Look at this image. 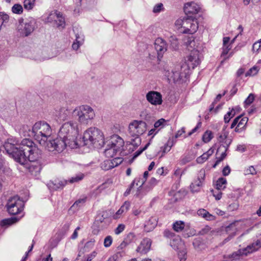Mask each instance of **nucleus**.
<instances>
[{
  "instance_id": "obj_1",
  "label": "nucleus",
  "mask_w": 261,
  "mask_h": 261,
  "mask_svg": "<svg viewBox=\"0 0 261 261\" xmlns=\"http://www.w3.org/2000/svg\"><path fill=\"white\" fill-rule=\"evenodd\" d=\"M6 152L16 162L24 165L30 172L37 176L42 169L38 160L41 158V151L30 139H23L20 143L16 139L10 138L5 143Z\"/></svg>"
},
{
  "instance_id": "obj_2",
  "label": "nucleus",
  "mask_w": 261,
  "mask_h": 261,
  "mask_svg": "<svg viewBox=\"0 0 261 261\" xmlns=\"http://www.w3.org/2000/svg\"><path fill=\"white\" fill-rule=\"evenodd\" d=\"M200 62L199 52L194 49L187 57L185 63L176 65L171 71L167 65H165L163 72L169 81L178 82L182 78L186 77L190 69H194L200 64Z\"/></svg>"
},
{
  "instance_id": "obj_3",
  "label": "nucleus",
  "mask_w": 261,
  "mask_h": 261,
  "mask_svg": "<svg viewBox=\"0 0 261 261\" xmlns=\"http://www.w3.org/2000/svg\"><path fill=\"white\" fill-rule=\"evenodd\" d=\"M21 132L24 136L33 137L40 144H45V141L50 137L51 129L46 122L38 121L31 128L28 125L23 126Z\"/></svg>"
},
{
  "instance_id": "obj_4",
  "label": "nucleus",
  "mask_w": 261,
  "mask_h": 261,
  "mask_svg": "<svg viewBox=\"0 0 261 261\" xmlns=\"http://www.w3.org/2000/svg\"><path fill=\"white\" fill-rule=\"evenodd\" d=\"M79 135V130L76 123L71 121L64 123L58 132V136L71 149L78 147L76 139Z\"/></svg>"
},
{
  "instance_id": "obj_5",
  "label": "nucleus",
  "mask_w": 261,
  "mask_h": 261,
  "mask_svg": "<svg viewBox=\"0 0 261 261\" xmlns=\"http://www.w3.org/2000/svg\"><path fill=\"white\" fill-rule=\"evenodd\" d=\"M83 140L85 145L100 148L105 144L102 132L95 127H90L84 133Z\"/></svg>"
},
{
  "instance_id": "obj_6",
  "label": "nucleus",
  "mask_w": 261,
  "mask_h": 261,
  "mask_svg": "<svg viewBox=\"0 0 261 261\" xmlns=\"http://www.w3.org/2000/svg\"><path fill=\"white\" fill-rule=\"evenodd\" d=\"M175 25L180 33L192 34L198 29V23L194 16L180 17L176 20Z\"/></svg>"
},
{
  "instance_id": "obj_7",
  "label": "nucleus",
  "mask_w": 261,
  "mask_h": 261,
  "mask_svg": "<svg viewBox=\"0 0 261 261\" xmlns=\"http://www.w3.org/2000/svg\"><path fill=\"white\" fill-rule=\"evenodd\" d=\"M72 116L81 124H87L95 117V113L90 106L83 105L74 110Z\"/></svg>"
},
{
  "instance_id": "obj_8",
  "label": "nucleus",
  "mask_w": 261,
  "mask_h": 261,
  "mask_svg": "<svg viewBox=\"0 0 261 261\" xmlns=\"http://www.w3.org/2000/svg\"><path fill=\"white\" fill-rule=\"evenodd\" d=\"M128 129L130 135L135 137L132 140V144L138 146L141 142V139L139 136L146 131V123L142 120H134L129 124Z\"/></svg>"
},
{
  "instance_id": "obj_9",
  "label": "nucleus",
  "mask_w": 261,
  "mask_h": 261,
  "mask_svg": "<svg viewBox=\"0 0 261 261\" xmlns=\"http://www.w3.org/2000/svg\"><path fill=\"white\" fill-rule=\"evenodd\" d=\"M45 144H41L49 151H57L58 152H62L66 147H68L65 143L64 140L58 137L54 140L48 139L45 141Z\"/></svg>"
},
{
  "instance_id": "obj_10",
  "label": "nucleus",
  "mask_w": 261,
  "mask_h": 261,
  "mask_svg": "<svg viewBox=\"0 0 261 261\" xmlns=\"http://www.w3.org/2000/svg\"><path fill=\"white\" fill-rule=\"evenodd\" d=\"M35 27V21L34 19L27 20L24 22L23 19H20L17 26V30L20 36L27 37L34 31Z\"/></svg>"
},
{
  "instance_id": "obj_11",
  "label": "nucleus",
  "mask_w": 261,
  "mask_h": 261,
  "mask_svg": "<svg viewBox=\"0 0 261 261\" xmlns=\"http://www.w3.org/2000/svg\"><path fill=\"white\" fill-rule=\"evenodd\" d=\"M260 247L261 241L259 240H257L246 248L239 249L237 251L233 252V255L238 257L241 261H243L244 255L246 256L249 253L256 251Z\"/></svg>"
},
{
  "instance_id": "obj_12",
  "label": "nucleus",
  "mask_w": 261,
  "mask_h": 261,
  "mask_svg": "<svg viewBox=\"0 0 261 261\" xmlns=\"http://www.w3.org/2000/svg\"><path fill=\"white\" fill-rule=\"evenodd\" d=\"M147 100L152 105L157 106L162 103V95L157 91H150L146 95Z\"/></svg>"
},
{
  "instance_id": "obj_13",
  "label": "nucleus",
  "mask_w": 261,
  "mask_h": 261,
  "mask_svg": "<svg viewBox=\"0 0 261 261\" xmlns=\"http://www.w3.org/2000/svg\"><path fill=\"white\" fill-rule=\"evenodd\" d=\"M200 10V6L194 2H188L184 6V12L187 16H194L196 17Z\"/></svg>"
},
{
  "instance_id": "obj_14",
  "label": "nucleus",
  "mask_w": 261,
  "mask_h": 261,
  "mask_svg": "<svg viewBox=\"0 0 261 261\" xmlns=\"http://www.w3.org/2000/svg\"><path fill=\"white\" fill-rule=\"evenodd\" d=\"M154 47L158 54V59L160 60L167 50V43L162 38H158L154 41Z\"/></svg>"
},
{
  "instance_id": "obj_15",
  "label": "nucleus",
  "mask_w": 261,
  "mask_h": 261,
  "mask_svg": "<svg viewBox=\"0 0 261 261\" xmlns=\"http://www.w3.org/2000/svg\"><path fill=\"white\" fill-rule=\"evenodd\" d=\"M151 244L152 241L150 239L144 238L137 248V252L141 254H147L150 250Z\"/></svg>"
},
{
  "instance_id": "obj_16",
  "label": "nucleus",
  "mask_w": 261,
  "mask_h": 261,
  "mask_svg": "<svg viewBox=\"0 0 261 261\" xmlns=\"http://www.w3.org/2000/svg\"><path fill=\"white\" fill-rule=\"evenodd\" d=\"M238 222V221H234L225 227V230L228 234V237L224 240L225 242L229 241L236 234L237 231V224Z\"/></svg>"
},
{
  "instance_id": "obj_17",
  "label": "nucleus",
  "mask_w": 261,
  "mask_h": 261,
  "mask_svg": "<svg viewBox=\"0 0 261 261\" xmlns=\"http://www.w3.org/2000/svg\"><path fill=\"white\" fill-rule=\"evenodd\" d=\"M70 113V111L67 109L62 108L59 111H56V119L60 122L65 121L68 119Z\"/></svg>"
},
{
  "instance_id": "obj_18",
  "label": "nucleus",
  "mask_w": 261,
  "mask_h": 261,
  "mask_svg": "<svg viewBox=\"0 0 261 261\" xmlns=\"http://www.w3.org/2000/svg\"><path fill=\"white\" fill-rule=\"evenodd\" d=\"M112 139V141L110 144L116 148L118 151L121 150L124 144L123 140L118 135L114 136Z\"/></svg>"
},
{
  "instance_id": "obj_19",
  "label": "nucleus",
  "mask_w": 261,
  "mask_h": 261,
  "mask_svg": "<svg viewBox=\"0 0 261 261\" xmlns=\"http://www.w3.org/2000/svg\"><path fill=\"white\" fill-rule=\"evenodd\" d=\"M67 181L65 180H60L59 179H55L53 181L48 183V185L49 188L54 190L62 189L67 184Z\"/></svg>"
},
{
  "instance_id": "obj_20",
  "label": "nucleus",
  "mask_w": 261,
  "mask_h": 261,
  "mask_svg": "<svg viewBox=\"0 0 261 261\" xmlns=\"http://www.w3.org/2000/svg\"><path fill=\"white\" fill-rule=\"evenodd\" d=\"M158 221L156 218L155 217H151L145 222L144 225V230L147 232L152 231L156 226Z\"/></svg>"
},
{
  "instance_id": "obj_21",
  "label": "nucleus",
  "mask_w": 261,
  "mask_h": 261,
  "mask_svg": "<svg viewBox=\"0 0 261 261\" xmlns=\"http://www.w3.org/2000/svg\"><path fill=\"white\" fill-rule=\"evenodd\" d=\"M54 15V17H56V22L57 25V27L59 28L63 29L64 28L65 25V18L63 16L62 13L60 12L56 11L54 14H51L50 16Z\"/></svg>"
},
{
  "instance_id": "obj_22",
  "label": "nucleus",
  "mask_w": 261,
  "mask_h": 261,
  "mask_svg": "<svg viewBox=\"0 0 261 261\" xmlns=\"http://www.w3.org/2000/svg\"><path fill=\"white\" fill-rule=\"evenodd\" d=\"M10 204L14 206H17L19 207H23L24 205V202L20 199L18 196H15L10 198L7 202V205H10Z\"/></svg>"
},
{
  "instance_id": "obj_23",
  "label": "nucleus",
  "mask_w": 261,
  "mask_h": 261,
  "mask_svg": "<svg viewBox=\"0 0 261 261\" xmlns=\"http://www.w3.org/2000/svg\"><path fill=\"white\" fill-rule=\"evenodd\" d=\"M130 206V202L128 201H125L123 204L114 215V218L115 219L119 218L121 214L126 213L128 211Z\"/></svg>"
},
{
  "instance_id": "obj_24",
  "label": "nucleus",
  "mask_w": 261,
  "mask_h": 261,
  "mask_svg": "<svg viewBox=\"0 0 261 261\" xmlns=\"http://www.w3.org/2000/svg\"><path fill=\"white\" fill-rule=\"evenodd\" d=\"M75 37V40L72 45L74 50H77L83 44L84 41V36L82 34H76Z\"/></svg>"
},
{
  "instance_id": "obj_25",
  "label": "nucleus",
  "mask_w": 261,
  "mask_h": 261,
  "mask_svg": "<svg viewBox=\"0 0 261 261\" xmlns=\"http://www.w3.org/2000/svg\"><path fill=\"white\" fill-rule=\"evenodd\" d=\"M144 183L145 181H143L141 185L138 188L137 192L135 194V196L140 199H141L149 191H148V187H146L145 186H143Z\"/></svg>"
},
{
  "instance_id": "obj_26",
  "label": "nucleus",
  "mask_w": 261,
  "mask_h": 261,
  "mask_svg": "<svg viewBox=\"0 0 261 261\" xmlns=\"http://www.w3.org/2000/svg\"><path fill=\"white\" fill-rule=\"evenodd\" d=\"M7 207L9 213L13 215L21 214L23 210V207H19L17 205H12V204H10V205H7Z\"/></svg>"
},
{
  "instance_id": "obj_27",
  "label": "nucleus",
  "mask_w": 261,
  "mask_h": 261,
  "mask_svg": "<svg viewBox=\"0 0 261 261\" xmlns=\"http://www.w3.org/2000/svg\"><path fill=\"white\" fill-rule=\"evenodd\" d=\"M118 151L116 148L114 147L111 144H108L107 145V148L105 149V154L108 157H113L114 156Z\"/></svg>"
},
{
  "instance_id": "obj_28",
  "label": "nucleus",
  "mask_w": 261,
  "mask_h": 261,
  "mask_svg": "<svg viewBox=\"0 0 261 261\" xmlns=\"http://www.w3.org/2000/svg\"><path fill=\"white\" fill-rule=\"evenodd\" d=\"M23 215H22L20 218H17L16 217H12L11 218L9 219H4L1 221L0 223V225L2 226H5L7 225H10L13 223H15V222H17L18 220H19L20 218L23 216Z\"/></svg>"
},
{
  "instance_id": "obj_29",
  "label": "nucleus",
  "mask_w": 261,
  "mask_h": 261,
  "mask_svg": "<svg viewBox=\"0 0 261 261\" xmlns=\"http://www.w3.org/2000/svg\"><path fill=\"white\" fill-rule=\"evenodd\" d=\"M86 200V198H81L77 200L70 207V209L71 210H73V211H77L81 207L84 205Z\"/></svg>"
},
{
  "instance_id": "obj_30",
  "label": "nucleus",
  "mask_w": 261,
  "mask_h": 261,
  "mask_svg": "<svg viewBox=\"0 0 261 261\" xmlns=\"http://www.w3.org/2000/svg\"><path fill=\"white\" fill-rule=\"evenodd\" d=\"M231 142V140H226L224 142V143L220 144L217 149V154L220 152H221V153H224V154H226V152L227 151Z\"/></svg>"
},
{
  "instance_id": "obj_31",
  "label": "nucleus",
  "mask_w": 261,
  "mask_h": 261,
  "mask_svg": "<svg viewBox=\"0 0 261 261\" xmlns=\"http://www.w3.org/2000/svg\"><path fill=\"white\" fill-rule=\"evenodd\" d=\"M227 181L226 178L220 177L217 180L216 187L217 190H223L226 187Z\"/></svg>"
},
{
  "instance_id": "obj_32",
  "label": "nucleus",
  "mask_w": 261,
  "mask_h": 261,
  "mask_svg": "<svg viewBox=\"0 0 261 261\" xmlns=\"http://www.w3.org/2000/svg\"><path fill=\"white\" fill-rule=\"evenodd\" d=\"M172 146H173L172 141H170L169 140L164 145V146L161 147V151L162 152L161 157L163 156L166 153L169 152Z\"/></svg>"
},
{
  "instance_id": "obj_33",
  "label": "nucleus",
  "mask_w": 261,
  "mask_h": 261,
  "mask_svg": "<svg viewBox=\"0 0 261 261\" xmlns=\"http://www.w3.org/2000/svg\"><path fill=\"white\" fill-rule=\"evenodd\" d=\"M185 223L183 221H176L173 224L172 228L176 232L181 231L185 227Z\"/></svg>"
},
{
  "instance_id": "obj_34",
  "label": "nucleus",
  "mask_w": 261,
  "mask_h": 261,
  "mask_svg": "<svg viewBox=\"0 0 261 261\" xmlns=\"http://www.w3.org/2000/svg\"><path fill=\"white\" fill-rule=\"evenodd\" d=\"M201 180L196 179L190 185L191 191L193 192H197L199 191L200 187L202 185Z\"/></svg>"
},
{
  "instance_id": "obj_35",
  "label": "nucleus",
  "mask_w": 261,
  "mask_h": 261,
  "mask_svg": "<svg viewBox=\"0 0 261 261\" xmlns=\"http://www.w3.org/2000/svg\"><path fill=\"white\" fill-rule=\"evenodd\" d=\"M167 122L165 119L161 118L154 123V127L160 130L167 125Z\"/></svg>"
},
{
  "instance_id": "obj_36",
  "label": "nucleus",
  "mask_w": 261,
  "mask_h": 261,
  "mask_svg": "<svg viewBox=\"0 0 261 261\" xmlns=\"http://www.w3.org/2000/svg\"><path fill=\"white\" fill-rule=\"evenodd\" d=\"M171 47L174 50H176L178 48V41L175 36H171L169 39Z\"/></svg>"
},
{
  "instance_id": "obj_37",
  "label": "nucleus",
  "mask_w": 261,
  "mask_h": 261,
  "mask_svg": "<svg viewBox=\"0 0 261 261\" xmlns=\"http://www.w3.org/2000/svg\"><path fill=\"white\" fill-rule=\"evenodd\" d=\"M95 241L94 239H91L89 241H87L84 247V250L85 252H89L91 250L95 245Z\"/></svg>"
},
{
  "instance_id": "obj_38",
  "label": "nucleus",
  "mask_w": 261,
  "mask_h": 261,
  "mask_svg": "<svg viewBox=\"0 0 261 261\" xmlns=\"http://www.w3.org/2000/svg\"><path fill=\"white\" fill-rule=\"evenodd\" d=\"M85 177V175L83 173H80L75 176L72 177L69 179L68 181L70 183L73 184L74 182H77L81 180H82Z\"/></svg>"
},
{
  "instance_id": "obj_39",
  "label": "nucleus",
  "mask_w": 261,
  "mask_h": 261,
  "mask_svg": "<svg viewBox=\"0 0 261 261\" xmlns=\"http://www.w3.org/2000/svg\"><path fill=\"white\" fill-rule=\"evenodd\" d=\"M35 0H24L23 7L27 10H32L35 5Z\"/></svg>"
},
{
  "instance_id": "obj_40",
  "label": "nucleus",
  "mask_w": 261,
  "mask_h": 261,
  "mask_svg": "<svg viewBox=\"0 0 261 261\" xmlns=\"http://www.w3.org/2000/svg\"><path fill=\"white\" fill-rule=\"evenodd\" d=\"M111 160H106L101 163V168L104 170H109L113 168Z\"/></svg>"
},
{
  "instance_id": "obj_41",
  "label": "nucleus",
  "mask_w": 261,
  "mask_h": 261,
  "mask_svg": "<svg viewBox=\"0 0 261 261\" xmlns=\"http://www.w3.org/2000/svg\"><path fill=\"white\" fill-rule=\"evenodd\" d=\"M213 138V134L211 131L206 130L202 136V140L204 143L210 142Z\"/></svg>"
},
{
  "instance_id": "obj_42",
  "label": "nucleus",
  "mask_w": 261,
  "mask_h": 261,
  "mask_svg": "<svg viewBox=\"0 0 261 261\" xmlns=\"http://www.w3.org/2000/svg\"><path fill=\"white\" fill-rule=\"evenodd\" d=\"M248 121L247 117H243L239 120V124L237 125V127L235 128V130L236 132L238 131V127H240L241 128H243L245 125L247 124Z\"/></svg>"
},
{
  "instance_id": "obj_43",
  "label": "nucleus",
  "mask_w": 261,
  "mask_h": 261,
  "mask_svg": "<svg viewBox=\"0 0 261 261\" xmlns=\"http://www.w3.org/2000/svg\"><path fill=\"white\" fill-rule=\"evenodd\" d=\"M12 11L14 13L21 14L23 11V8L21 5L15 4L12 8Z\"/></svg>"
},
{
  "instance_id": "obj_44",
  "label": "nucleus",
  "mask_w": 261,
  "mask_h": 261,
  "mask_svg": "<svg viewBox=\"0 0 261 261\" xmlns=\"http://www.w3.org/2000/svg\"><path fill=\"white\" fill-rule=\"evenodd\" d=\"M158 184V180L154 177H152L147 185L145 186L146 187H148V191L151 190L156 185Z\"/></svg>"
},
{
  "instance_id": "obj_45",
  "label": "nucleus",
  "mask_w": 261,
  "mask_h": 261,
  "mask_svg": "<svg viewBox=\"0 0 261 261\" xmlns=\"http://www.w3.org/2000/svg\"><path fill=\"white\" fill-rule=\"evenodd\" d=\"M164 6L162 3H158L156 4L153 9V12L154 13H158L164 10Z\"/></svg>"
},
{
  "instance_id": "obj_46",
  "label": "nucleus",
  "mask_w": 261,
  "mask_h": 261,
  "mask_svg": "<svg viewBox=\"0 0 261 261\" xmlns=\"http://www.w3.org/2000/svg\"><path fill=\"white\" fill-rule=\"evenodd\" d=\"M258 70H259L257 66H254L253 67L251 68L246 73V76H250V75H254L256 74H257V73L258 71Z\"/></svg>"
},
{
  "instance_id": "obj_47",
  "label": "nucleus",
  "mask_w": 261,
  "mask_h": 261,
  "mask_svg": "<svg viewBox=\"0 0 261 261\" xmlns=\"http://www.w3.org/2000/svg\"><path fill=\"white\" fill-rule=\"evenodd\" d=\"M113 168L118 166L123 162L122 158H115L113 160H111Z\"/></svg>"
},
{
  "instance_id": "obj_48",
  "label": "nucleus",
  "mask_w": 261,
  "mask_h": 261,
  "mask_svg": "<svg viewBox=\"0 0 261 261\" xmlns=\"http://www.w3.org/2000/svg\"><path fill=\"white\" fill-rule=\"evenodd\" d=\"M232 110L231 111H229L224 116V122L225 123H227L229 122L230 119L231 118H232L234 116V114H235V113L234 112L233 114L232 113Z\"/></svg>"
},
{
  "instance_id": "obj_49",
  "label": "nucleus",
  "mask_w": 261,
  "mask_h": 261,
  "mask_svg": "<svg viewBox=\"0 0 261 261\" xmlns=\"http://www.w3.org/2000/svg\"><path fill=\"white\" fill-rule=\"evenodd\" d=\"M213 231H214V230H212L210 226H205L204 227L201 229V230L199 231V233L201 235H204L209 233H212Z\"/></svg>"
},
{
  "instance_id": "obj_50",
  "label": "nucleus",
  "mask_w": 261,
  "mask_h": 261,
  "mask_svg": "<svg viewBox=\"0 0 261 261\" xmlns=\"http://www.w3.org/2000/svg\"><path fill=\"white\" fill-rule=\"evenodd\" d=\"M208 156L205 153H203L201 156L197 158L196 161L198 164H202L206 161L208 159Z\"/></svg>"
},
{
  "instance_id": "obj_51",
  "label": "nucleus",
  "mask_w": 261,
  "mask_h": 261,
  "mask_svg": "<svg viewBox=\"0 0 261 261\" xmlns=\"http://www.w3.org/2000/svg\"><path fill=\"white\" fill-rule=\"evenodd\" d=\"M227 135L226 133H224L223 134H221L219 135L218 140L219 142L221 144L224 143L226 140H231L230 139L227 138Z\"/></svg>"
},
{
  "instance_id": "obj_52",
  "label": "nucleus",
  "mask_w": 261,
  "mask_h": 261,
  "mask_svg": "<svg viewBox=\"0 0 261 261\" xmlns=\"http://www.w3.org/2000/svg\"><path fill=\"white\" fill-rule=\"evenodd\" d=\"M112 241L113 239L111 236H107L104 240V246L106 248L109 247L111 245Z\"/></svg>"
},
{
  "instance_id": "obj_53",
  "label": "nucleus",
  "mask_w": 261,
  "mask_h": 261,
  "mask_svg": "<svg viewBox=\"0 0 261 261\" xmlns=\"http://www.w3.org/2000/svg\"><path fill=\"white\" fill-rule=\"evenodd\" d=\"M239 207V204L237 202H234L227 206V210L229 212H232L237 210Z\"/></svg>"
},
{
  "instance_id": "obj_54",
  "label": "nucleus",
  "mask_w": 261,
  "mask_h": 261,
  "mask_svg": "<svg viewBox=\"0 0 261 261\" xmlns=\"http://www.w3.org/2000/svg\"><path fill=\"white\" fill-rule=\"evenodd\" d=\"M254 99V95L252 93H250L248 97L246 99L244 103L246 105H250L251 104Z\"/></svg>"
},
{
  "instance_id": "obj_55",
  "label": "nucleus",
  "mask_w": 261,
  "mask_h": 261,
  "mask_svg": "<svg viewBox=\"0 0 261 261\" xmlns=\"http://www.w3.org/2000/svg\"><path fill=\"white\" fill-rule=\"evenodd\" d=\"M205 175V170L203 169H201L199 171L197 179V180H201V181L203 182V181L204 179Z\"/></svg>"
},
{
  "instance_id": "obj_56",
  "label": "nucleus",
  "mask_w": 261,
  "mask_h": 261,
  "mask_svg": "<svg viewBox=\"0 0 261 261\" xmlns=\"http://www.w3.org/2000/svg\"><path fill=\"white\" fill-rule=\"evenodd\" d=\"M125 228V225L123 224H120L118 225L117 228L115 229V233L116 234H119L121 233Z\"/></svg>"
},
{
  "instance_id": "obj_57",
  "label": "nucleus",
  "mask_w": 261,
  "mask_h": 261,
  "mask_svg": "<svg viewBox=\"0 0 261 261\" xmlns=\"http://www.w3.org/2000/svg\"><path fill=\"white\" fill-rule=\"evenodd\" d=\"M261 48V39L255 42L252 45V50L255 52L258 51L259 48Z\"/></svg>"
},
{
  "instance_id": "obj_58",
  "label": "nucleus",
  "mask_w": 261,
  "mask_h": 261,
  "mask_svg": "<svg viewBox=\"0 0 261 261\" xmlns=\"http://www.w3.org/2000/svg\"><path fill=\"white\" fill-rule=\"evenodd\" d=\"M9 16L4 12H0V20L3 21V23L8 22L9 20Z\"/></svg>"
},
{
  "instance_id": "obj_59",
  "label": "nucleus",
  "mask_w": 261,
  "mask_h": 261,
  "mask_svg": "<svg viewBox=\"0 0 261 261\" xmlns=\"http://www.w3.org/2000/svg\"><path fill=\"white\" fill-rule=\"evenodd\" d=\"M226 156V154H224V153H221V156L217 158V161L213 166V168H215L222 161L224 160Z\"/></svg>"
},
{
  "instance_id": "obj_60",
  "label": "nucleus",
  "mask_w": 261,
  "mask_h": 261,
  "mask_svg": "<svg viewBox=\"0 0 261 261\" xmlns=\"http://www.w3.org/2000/svg\"><path fill=\"white\" fill-rule=\"evenodd\" d=\"M230 49V47H229V45H225V46L223 45L222 47V51L221 53V56L224 57L226 56Z\"/></svg>"
},
{
  "instance_id": "obj_61",
  "label": "nucleus",
  "mask_w": 261,
  "mask_h": 261,
  "mask_svg": "<svg viewBox=\"0 0 261 261\" xmlns=\"http://www.w3.org/2000/svg\"><path fill=\"white\" fill-rule=\"evenodd\" d=\"M164 236L168 238H171L174 236V233L168 229H166L164 231Z\"/></svg>"
},
{
  "instance_id": "obj_62",
  "label": "nucleus",
  "mask_w": 261,
  "mask_h": 261,
  "mask_svg": "<svg viewBox=\"0 0 261 261\" xmlns=\"http://www.w3.org/2000/svg\"><path fill=\"white\" fill-rule=\"evenodd\" d=\"M59 242V240L58 239H50L49 241L50 246L53 248L56 247L57 246Z\"/></svg>"
},
{
  "instance_id": "obj_63",
  "label": "nucleus",
  "mask_w": 261,
  "mask_h": 261,
  "mask_svg": "<svg viewBox=\"0 0 261 261\" xmlns=\"http://www.w3.org/2000/svg\"><path fill=\"white\" fill-rule=\"evenodd\" d=\"M97 254V252L96 251H93L90 254L88 255L87 261H92V260L96 257Z\"/></svg>"
},
{
  "instance_id": "obj_64",
  "label": "nucleus",
  "mask_w": 261,
  "mask_h": 261,
  "mask_svg": "<svg viewBox=\"0 0 261 261\" xmlns=\"http://www.w3.org/2000/svg\"><path fill=\"white\" fill-rule=\"evenodd\" d=\"M207 211L204 209H199L197 211V214L199 216H201L202 218H204L206 216V214Z\"/></svg>"
}]
</instances>
